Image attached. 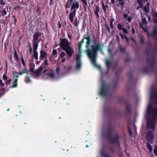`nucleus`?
Here are the masks:
<instances>
[{
	"label": "nucleus",
	"mask_w": 157,
	"mask_h": 157,
	"mask_svg": "<svg viewBox=\"0 0 157 157\" xmlns=\"http://www.w3.org/2000/svg\"><path fill=\"white\" fill-rule=\"evenodd\" d=\"M146 116L147 127L154 131L156 121H157V109L152 107L151 104H149L147 107Z\"/></svg>",
	"instance_id": "1"
},
{
	"label": "nucleus",
	"mask_w": 157,
	"mask_h": 157,
	"mask_svg": "<svg viewBox=\"0 0 157 157\" xmlns=\"http://www.w3.org/2000/svg\"><path fill=\"white\" fill-rule=\"evenodd\" d=\"M103 47L102 44L98 42L94 41L91 46V50L88 49L86 52L90 59L91 63L95 67L97 66L96 64L95 59L98 51L101 50Z\"/></svg>",
	"instance_id": "2"
},
{
	"label": "nucleus",
	"mask_w": 157,
	"mask_h": 157,
	"mask_svg": "<svg viewBox=\"0 0 157 157\" xmlns=\"http://www.w3.org/2000/svg\"><path fill=\"white\" fill-rule=\"evenodd\" d=\"M79 6L78 2L75 1L73 2L71 7L69 16L70 20L72 23L73 22L74 18L75 16L76 10L79 8Z\"/></svg>",
	"instance_id": "3"
},
{
	"label": "nucleus",
	"mask_w": 157,
	"mask_h": 157,
	"mask_svg": "<svg viewBox=\"0 0 157 157\" xmlns=\"http://www.w3.org/2000/svg\"><path fill=\"white\" fill-rule=\"evenodd\" d=\"M109 86L108 84L103 83L101 84L100 94L103 96H107L110 94Z\"/></svg>",
	"instance_id": "4"
},
{
	"label": "nucleus",
	"mask_w": 157,
	"mask_h": 157,
	"mask_svg": "<svg viewBox=\"0 0 157 157\" xmlns=\"http://www.w3.org/2000/svg\"><path fill=\"white\" fill-rule=\"evenodd\" d=\"M155 137L154 133L151 131H148L146 134V140L151 144H153Z\"/></svg>",
	"instance_id": "5"
},
{
	"label": "nucleus",
	"mask_w": 157,
	"mask_h": 157,
	"mask_svg": "<svg viewBox=\"0 0 157 157\" xmlns=\"http://www.w3.org/2000/svg\"><path fill=\"white\" fill-rule=\"evenodd\" d=\"M60 40L59 45L63 50L70 46L69 43L66 39H60Z\"/></svg>",
	"instance_id": "6"
},
{
	"label": "nucleus",
	"mask_w": 157,
	"mask_h": 157,
	"mask_svg": "<svg viewBox=\"0 0 157 157\" xmlns=\"http://www.w3.org/2000/svg\"><path fill=\"white\" fill-rule=\"evenodd\" d=\"M81 55H77L76 56V59L77 62V68L78 69H80L81 66Z\"/></svg>",
	"instance_id": "7"
},
{
	"label": "nucleus",
	"mask_w": 157,
	"mask_h": 157,
	"mask_svg": "<svg viewBox=\"0 0 157 157\" xmlns=\"http://www.w3.org/2000/svg\"><path fill=\"white\" fill-rule=\"evenodd\" d=\"M64 50L66 51L67 54L70 57L72 56V54L74 53L73 50L70 46Z\"/></svg>",
	"instance_id": "8"
},
{
	"label": "nucleus",
	"mask_w": 157,
	"mask_h": 157,
	"mask_svg": "<svg viewBox=\"0 0 157 157\" xmlns=\"http://www.w3.org/2000/svg\"><path fill=\"white\" fill-rule=\"evenodd\" d=\"M31 76L36 78L39 76V68H38L35 71H33L31 74Z\"/></svg>",
	"instance_id": "9"
},
{
	"label": "nucleus",
	"mask_w": 157,
	"mask_h": 157,
	"mask_svg": "<svg viewBox=\"0 0 157 157\" xmlns=\"http://www.w3.org/2000/svg\"><path fill=\"white\" fill-rule=\"evenodd\" d=\"M85 40H86V48H87L88 47V46L89 45L90 43V36L87 35L86 38H85L82 40V41L83 43L84 42V41Z\"/></svg>",
	"instance_id": "10"
},
{
	"label": "nucleus",
	"mask_w": 157,
	"mask_h": 157,
	"mask_svg": "<svg viewBox=\"0 0 157 157\" xmlns=\"http://www.w3.org/2000/svg\"><path fill=\"white\" fill-rule=\"evenodd\" d=\"M109 140L112 143H115L117 142L118 140V137L117 135H116L114 137L111 138L110 137L109 138Z\"/></svg>",
	"instance_id": "11"
},
{
	"label": "nucleus",
	"mask_w": 157,
	"mask_h": 157,
	"mask_svg": "<svg viewBox=\"0 0 157 157\" xmlns=\"http://www.w3.org/2000/svg\"><path fill=\"white\" fill-rule=\"evenodd\" d=\"M39 37V32H37L35 33L33 36V41H37V40Z\"/></svg>",
	"instance_id": "12"
},
{
	"label": "nucleus",
	"mask_w": 157,
	"mask_h": 157,
	"mask_svg": "<svg viewBox=\"0 0 157 157\" xmlns=\"http://www.w3.org/2000/svg\"><path fill=\"white\" fill-rule=\"evenodd\" d=\"M73 1V0H68L67 1L66 6L65 8L66 10L67 8H70L71 4H72Z\"/></svg>",
	"instance_id": "13"
},
{
	"label": "nucleus",
	"mask_w": 157,
	"mask_h": 157,
	"mask_svg": "<svg viewBox=\"0 0 157 157\" xmlns=\"http://www.w3.org/2000/svg\"><path fill=\"white\" fill-rule=\"evenodd\" d=\"M39 41V40H38V41H33V51L37 50L38 46V42Z\"/></svg>",
	"instance_id": "14"
},
{
	"label": "nucleus",
	"mask_w": 157,
	"mask_h": 157,
	"mask_svg": "<svg viewBox=\"0 0 157 157\" xmlns=\"http://www.w3.org/2000/svg\"><path fill=\"white\" fill-rule=\"evenodd\" d=\"M47 60L46 59L45 60L44 63L41 65V67H40V71H41L44 67H46V66H48Z\"/></svg>",
	"instance_id": "15"
},
{
	"label": "nucleus",
	"mask_w": 157,
	"mask_h": 157,
	"mask_svg": "<svg viewBox=\"0 0 157 157\" xmlns=\"http://www.w3.org/2000/svg\"><path fill=\"white\" fill-rule=\"evenodd\" d=\"M152 36L154 39L157 41V32L156 30H153Z\"/></svg>",
	"instance_id": "16"
},
{
	"label": "nucleus",
	"mask_w": 157,
	"mask_h": 157,
	"mask_svg": "<svg viewBox=\"0 0 157 157\" xmlns=\"http://www.w3.org/2000/svg\"><path fill=\"white\" fill-rule=\"evenodd\" d=\"M151 97L152 98H157V90H155L153 93L151 94Z\"/></svg>",
	"instance_id": "17"
},
{
	"label": "nucleus",
	"mask_w": 157,
	"mask_h": 157,
	"mask_svg": "<svg viewBox=\"0 0 157 157\" xmlns=\"http://www.w3.org/2000/svg\"><path fill=\"white\" fill-rule=\"evenodd\" d=\"M17 79H14L13 82V85L11 86L12 88L16 87L17 86Z\"/></svg>",
	"instance_id": "18"
},
{
	"label": "nucleus",
	"mask_w": 157,
	"mask_h": 157,
	"mask_svg": "<svg viewBox=\"0 0 157 157\" xmlns=\"http://www.w3.org/2000/svg\"><path fill=\"white\" fill-rule=\"evenodd\" d=\"M147 146L149 151L151 152L152 151V147L150 144L149 143H147Z\"/></svg>",
	"instance_id": "19"
},
{
	"label": "nucleus",
	"mask_w": 157,
	"mask_h": 157,
	"mask_svg": "<svg viewBox=\"0 0 157 157\" xmlns=\"http://www.w3.org/2000/svg\"><path fill=\"white\" fill-rule=\"evenodd\" d=\"M22 74H26V75L28 76L29 75V72L27 69H26V67H24V68L23 69L22 71H21Z\"/></svg>",
	"instance_id": "20"
},
{
	"label": "nucleus",
	"mask_w": 157,
	"mask_h": 157,
	"mask_svg": "<svg viewBox=\"0 0 157 157\" xmlns=\"http://www.w3.org/2000/svg\"><path fill=\"white\" fill-rule=\"evenodd\" d=\"M99 12V10L98 6H96V8L94 10V13L98 17H99V16L98 14V12Z\"/></svg>",
	"instance_id": "21"
},
{
	"label": "nucleus",
	"mask_w": 157,
	"mask_h": 157,
	"mask_svg": "<svg viewBox=\"0 0 157 157\" xmlns=\"http://www.w3.org/2000/svg\"><path fill=\"white\" fill-rule=\"evenodd\" d=\"M14 55L15 57V59L16 61H18L19 60L17 54L16 52V51L14 50Z\"/></svg>",
	"instance_id": "22"
},
{
	"label": "nucleus",
	"mask_w": 157,
	"mask_h": 157,
	"mask_svg": "<svg viewBox=\"0 0 157 157\" xmlns=\"http://www.w3.org/2000/svg\"><path fill=\"white\" fill-rule=\"evenodd\" d=\"M111 60L109 59H106V60L105 63L106 65L108 68V67L110 66L111 64Z\"/></svg>",
	"instance_id": "23"
},
{
	"label": "nucleus",
	"mask_w": 157,
	"mask_h": 157,
	"mask_svg": "<svg viewBox=\"0 0 157 157\" xmlns=\"http://www.w3.org/2000/svg\"><path fill=\"white\" fill-rule=\"evenodd\" d=\"M21 60L22 63L24 67H26V64L24 60L23 57V56L22 55H21Z\"/></svg>",
	"instance_id": "24"
},
{
	"label": "nucleus",
	"mask_w": 157,
	"mask_h": 157,
	"mask_svg": "<svg viewBox=\"0 0 157 157\" xmlns=\"http://www.w3.org/2000/svg\"><path fill=\"white\" fill-rule=\"evenodd\" d=\"M34 53V58L36 60L38 59V53L36 50H35V51H33Z\"/></svg>",
	"instance_id": "25"
},
{
	"label": "nucleus",
	"mask_w": 157,
	"mask_h": 157,
	"mask_svg": "<svg viewBox=\"0 0 157 157\" xmlns=\"http://www.w3.org/2000/svg\"><path fill=\"white\" fill-rule=\"evenodd\" d=\"M25 81L26 83H29L31 81L30 80V77H29V76H27V75L25 76Z\"/></svg>",
	"instance_id": "26"
},
{
	"label": "nucleus",
	"mask_w": 157,
	"mask_h": 157,
	"mask_svg": "<svg viewBox=\"0 0 157 157\" xmlns=\"http://www.w3.org/2000/svg\"><path fill=\"white\" fill-rule=\"evenodd\" d=\"M41 53L40 56V57L42 58H44L46 56V53L45 52H43L41 51L40 52Z\"/></svg>",
	"instance_id": "27"
},
{
	"label": "nucleus",
	"mask_w": 157,
	"mask_h": 157,
	"mask_svg": "<svg viewBox=\"0 0 157 157\" xmlns=\"http://www.w3.org/2000/svg\"><path fill=\"white\" fill-rule=\"evenodd\" d=\"M47 75L48 77H51L52 78L54 77V75L53 73H48Z\"/></svg>",
	"instance_id": "28"
},
{
	"label": "nucleus",
	"mask_w": 157,
	"mask_h": 157,
	"mask_svg": "<svg viewBox=\"0 0 157 157\" xmlns=\"http://www.w3.org/2000/svg\"><path fill=\"white\" fill-rule=\"evenodd\" d=\"M6 14L7 12L6 10L5 9H3L2 12V16L3 17L6 15Z\"/></svg>",
	"instance_id": "29"
},
{
	"label": "nucleus",
	"mask_w": 157,
	"mask_h": 157,
	"mask_svg": "<svg viewBox=\"0 0 157 157\" xmlns=\"http://www.w3.org/2000/svg\"><path fill=\"white\" fill-rule=\"evenodd\" d=\"M123 28L122 27V25L120 24V23H119L117 25V29L119 30H122V29L123 28Z\"/></svg>",
	"instance_id": "30"
},
{
	"label": "nucleus",
	"mask_w": 157,
	"mask_h": 157,
	"mask_svg": "<svg viewBox=\"0 0 157 157\" xmlns=\"http://www.w3.org/2000/svg\"><path fill=\"white\" fill-rule=\"evenodd\" d=\"M154 152L155 155H157V146L155 145L154 148Z\"/></svg>",
	"instance_id": "31"
},
{
	"label": "nucleus",
	"mask_w": 157,
	"mask_h": 157,
	"mask_svg": "<svg viewBox=\"0 0 157 157\" xmlns=\"http://www.w3.org/2000/svg\"><path fill=\"white\" fill-rule=\"evenodd\" d=\"M82 46V43H79L78 45V47L79 51V53H81V48Z\"/></svg>",
	"instance_id": "32"
},
{
	"label": "nucleus",
	"mask_w": 157,
	"mask_h": 157,
	"mask_svg": "<svg viewBox=\"0 0 157 157\" xmlns=\"http://www.w3.org/2000/svg\"><path fill=\"white\" fill-rule=\"evenodd\" d=\"M119 3L122 6H123L124 5V0H118Z\"/></svg>",
	"instance_id": "33"
},
{
	"label": "nucleus",
	"mask_w": 157,
	"mask_h": 157,
	"mask_svg": "<svg viewBox=\"0 0 157 157\" xmlns=\"http://www.w3.org/2000/svg\"><path fill=\"white\" fill-rule=\"evenodd\" d=\"M123 32L127 34L128 33V30L125 28H124L122 29Z\"/></svg>",
	"instance_id": "34"
},
{
	"label": "nucleus",
	"mask_w": 157,
	"mask_h": 157,
	"mask_svg": "<svg viewBox=\"0 0 157 157\" xmlns=\"http://www.w3.org/2000/svg\"><path fill=\"white\" fill-rule=\"evenodd\" d=\"M137 1L140 5L143 6V0H137Z\"/></svg>",
	"instance_id": "35"
},
{
	"label": "nucleus",
	"mask_w": 157,
	"mask_h": 157,
	"mask_svg": "<svg viewBox=\"0 0 157 157\" xmlns=\"http://www.w3.org/2000/svg\"><path fill=\"white\" fill-rule=\"evenodd\" d=\"M11 81H12V79H11L7 80L5 82L6 84V86H7L8 84H10V83L11 82Z\"/></svg>",
	"instance_id": "36"
},
{
	"label": "nucleus",
	"mask_w": 157,
	"mask_h": 157,
	"mask_svg": "<svg viewBox=\"0 0 157 157\" xmlns=\"http://www.w3.org/2000/svg\"><path fill=\"white\" fill-rule=\"evenodd\" d=\"M142 22L143 24H147V22L146 19L145 18H144L142 19Z\"/></svg>",
	"instance_id": "37"
},
{
	"label": "nucleus",
	"mask_w": 157,
	"mask_h": 157,
	"mask_svg": "<svg viewBox=\"0 0 157 157\" xmlns=\"http://www.w3.org/2000/svg\"><path fill=\"white\" fill-rule=\"evenodd\" d=\"M73 24L76 26H77L78 25V22L77 19L76 17L75 20V21L73 23Z\"/></svg>",
	"instance_id": "38"
},
{
	"label": "nucleus",
	"mask_w": 157,
	"mask_h": 157,
	"mask_svg": "<svg viewBox=\"0 0 157 157\" xmlns=\"http://www.w3.org/2000/svg\"><path fill=\"white\" fill-rule=\"evenodd\" d=\"M17 75H15L14 74H13V78L14 79H17V81H18V75L17 74H16Z\"/></svg>",
	"instance_id": "39"
},
{
	"label": "nucleus",
	"mask_w": 157,
	"mask_h": 157,
	"mask_svg": "<svg viewBox=\"0 0 157 157\" xmlns=\"http://www.w3.org/2000/svg\"><path fill=\"white\" fill-rule=\"evenodd\" d=\"M120 35L122 39H124V38H125L127 40H128V38L126 36H125V35L123 36L121 34H120Z\"/></svg>",
	"instance_id": "40"
},
{
	"label": "nucleus",
	"mask_w": 157,
	"mask_h": 157,
	"mask_svg": "<svg viewBox=\"0 0 157 157\" xmlns=\"http://www.w3.org/2000/svg\"><path fill=\"white\" fill-rule=\"evenodd\" d=\"M143 9L146 13H148L149 12V9L147 8L146 6H144Z\"/></svg>",
	"instance_id": "41"
},
{
	"label": "nucleus",
	"mask_w": 157,
	"mask_h": 157,
	"mask_svg": "<svg viewBox=\"0 0 157 157\" xmlns=\"http://www.w3.org/2000/svg\"><path fill=\"white\" fill-rule=\"evenodd\" d=\"M29 67H30L35 68V65L34 63H30L29 64Z\"/></svg>",
	"instance_id": "42"
},
{
	"label": "nucleus",
	"mask_w": 157,
	"mask_h": 157,
	"mask_svg": "<svg viewBox=\"0 0 157 157\" xmlns=\"http://www.w3.org/2000/svg\"><path fill=\"white\" fill-rule=\"evenodd\" d=\"M2 78L4 80H6L7 79V77L6 75L4 74L2 75Z\"/></svg>",
	"instance_id": "43"
},
{
	"label": "nucleus",
	"mask_w": 157,
	"mask_h": 157,
	"mask_svg": "<svg viewBox=\"0 0 157 157\" xmlns=\"http://www.w3.org/2000/svg\"><path fill=\"white\" fill-rule=\"evenodd\" d=\"M65 55V53L62 52L60 56V57L61 58H63Z\"/></svg>",
	"instance_id": "44"
},
{
	"label": "nucleus",
	"mask_w": 157,
	"mask_h": 157,
	"mask_svg": "<svg viewBox=\"0 0 157 157\" xmlns=\"http://www.w3.org/2000/svg\"><path fill=\"white\" fill-rule=\"evenodd\" d=\"M82 3L85 6H87V3L86 0H81Z\"/></svg>",
	"instance_id": "45"
},
{
	"label": "nucleus",
	"mask_w": 157,
	"mask_h": 157,
	"mask_svg": "<svg viewBox=\"0 0 157 157\" xmlns=\"http://www.w3.org/2000/svg\"><path fill=\"white\" fill-rule=\"evenodd\" d=\"M17 74L18 75H21L23 74L21 72H19L18 73H17V71H15L14 72H13V74Z\"/></svg>",
	"instance_id": "46"
},
{
	"label": "nucleus",
	"mask_w": 157,
	"mask_h": 157,
	"mask_svg": "<svg viewBox=\"0 0 157 157\" xmlns=\"http://www.w3.org/2000/svg\"><path fill=\"white\" fill-rule=\"evenodd\" d=\"M4 84L2 82V80L0 79V86L3 87Z\"/></svg>",
	"instance_id": "47"
},
{
	"label": "nucleus",
	"mask_w": 157,
	"mask_h": 157,
	"mask_svg": "<svg viewBox=\"0 0 157 157\" xmlns=\"http://www.w3.org/2000/svg\"><path fill=\"white\" fill-rule=\"evenodd\" d=\"M34 68H35L30 67L29 69V71L31 72V73H32L33 71H34Z\"/></svg>",
	"instance_id": "48"
},
{
	"label": "nucleus",
	"mask_w": 157,
	"mask_h": 157,
	"mask_svg": "<svg viewBox=\"0 0 157 157\" xmlns=\"http://www.w3.org/2000/svg\"><path fill=\"white\" fill-rule=\"evenodd\" d=\"M57 53V51L55 49L53 50L52 51L53 54L54 55L56 54Z\"/></svg>",
	"instance_id": "49"
},
{
	"label": "nucleus",
	"mask_w": 157,
	"mask_h": 157,
	"mask_svg": "<svg viewBox=\"0 0 157 157\" xmlns=\"http://www.w3.org/2000/svg\"><path fill=\"white\" fill-rule=\"evenodd\" d=\"M0 4L1 5H5V3L3 1V0H0Z\"/></svg>",
	"instance_id": "50"
},
{
	"label": "nucleus",
	"mask_w": 157,
	"mask_h": 157,
	"mask_svg": "<svg viewBox=\"0 0 157 157\" xmlns=\"http://www.w3.org/2000/svg\"><path fill=\"white\" fill-rule=\"evenodd\" d=\"M60 71V68L59 67H58L56 69V72L58 74V73H59Z\"/></svg>",
	"instance_id": "51"
},
{
	"label": "nucleus",
	"mask_w": 157,
	"mask_h": 157,
	"mask_svg": "<svg viewBox=\"0 0 157 157\" xmlns=\"http://www.w3.org/2000/svg\"><path fill=\"white\" fill-rule=\"evenodd\" d=\"M140 8H144V7L143 6L140 5V6H139L137 7L136 9L137 10H138Z\"/></svg>",
	"instance_id": "52"
},
{
	"label": "nucleus",
	"mask_w": 157,
	"mask_h": 157,
	"mask_svg": "<svg viewBox=\"0 0 157 157\" xmlns=\"http://www.w3.org/2000/svg\"><path fill=\"white\" fill-rule=\"evenodd\" d=\"M5 69H6V71H7V69H8V66H7V62H5Z\"/></svg>",
	"instance_id": "53"
},
{
	"label": "nucleus",
	"mask_w": 157,
	"mask_h": 157,
	"mask_svg": "<svg viewBox=\"0 0 157 157\" xmlns=\"http://www.w3.org/2000/svg\"><path fill=\"white\" fill-rule=\"evenodd\" d=\"M29 50L30 53V54H31L32 52V48L31 47V45L30 44V48H29Z\"/></svg>",
	"instance_id": "54"
},
{
	"label": "nucleus",
	"mask_w": 157,
	"mask_h": 157,
	"mask_svg": "<svg viewBox=\"0 0 157 157\" xmlns=\"http://www.w3.org/2000/svg\"><path fill=\"white\" fill-rule=\"evenodd\" d=\"M67 36L69 38V39H71L72 38V36L71 35H70L69 34H67Z\"/></svg>",
	"instance_id": "55"
},
{
	"label": "nucleus",
	"mask_w": 157,
	"mask_h": 157,
	"mask_svg": "<svg viewBox=\"0 0 157 157\" xmlns=\"http://www.w3.org/2000/svg\"><path fill=\"white\" fill-rule=\"evenodd\" d=\"M102 6H103V9L105 11V5H104V3H103V2L102 3Z\"/></svg>",
	"instance_id": "56"
},
{
	"label": "nucleus",
	"mask_w": 157,
	"mask_h": 157,
	"mask_svg": "<svg viewBox=\"0 0 157 157\" xmlns=\"http://www.w3.org/2000/svg\"><path fill=\"white\" fill-rule=\"evenodd\" d=\"M132 34H134L135 33V30L133 28H132Z\"/></svg>",
	"instance_id": "57"
},
{
	"label": "nucleus",
	"mask_w": 157,
	"mask_h": 157,
	"mask_svg": "<svg viewBox=\"0 0 157 157\" xmlns=\"http://www.w3.org/2000/svg\"><path fill=\"white\" fill-rule=\"evenodd\" d=\"M1 90L3 92H4L5 90V89L4 88L1 89Z\"/></svg>",
	"instance_id": "58"
},
{
	"label": "nucleus",
	"mask_w": 157,
	"mask_h": 157,
	"mask_svg": "<svg viewBox=\"0 0 157 157\" xmlns=\"http://www.w3.org/2000/svg\"><path fill=\"white\" fill-rule=\"evenodd\" d=\"M110 26L111 28H113V23H110Z\"/></svg>",
	"instance_id": "59"
},
{
	"label": "nucleus",
	"mask_w": 157,
	"mask_h": 157,
	"mask_svg": "<svg viewBox=\"0 0 157 157\" xmlns=\"http://www.w3.org/2000/svg\"><path fill=\"white\" fill-rule=\"evenodd\" d=\"M107 29L108 31H109V32L110 33V29L108 25H107Z\"/></svg>",
	"instance_id": "60"
},
{
	"label": "nucleus",
	"mask_w": 157,
	"mask_h": 157,
	"mask_svg": "<svg viewBox=\"0 0 157 157\" xmlns=\"http://www.w3.org/2000/svg\"><path fill=\"white\" fill-rule=\"evenodd\" d=\"M59 28H61V25L60 24V23L59 22Z\"/></svg>",
	"instance_id": "61"
},
{
	"label": "nucleus",
	"mask_w": 157,
	"mask_h": 157,
	"mask_svg": "<svg viewBox=\"0 0 157 157\" xmlns=\"http://www.w3.org/2000/svg\"><path fill=\"white\" fill-rule=\"evenodd\" d=\"M128 20L129 22H131V19L130 17H128Z\"/></svg>",
	"instance_id": "62"
},
{
	"label": "nucleus",
	"mask_w": 157,
	"mask_h": 157,
	"mask_svg": "<svg viewBox=\"0 0 157 157\" xmlns=\"http://www.w3.org/2000/svg\"><path fill=\"white\" fill-rule=\"evenodd\" d=\"M111 3L113 4H114L115 3V0H111Z\"/></svg>",
	"instance_id": "63"
},
{
	"label": "nucleus",
	"mask_w": 157,
	"mask_h": 157,
	"mask_svg": "<svg viewBox=\"0 0 157 157\" xmlns=\"http://www.w3.org/2000/svg\"><path fill=\"white\" fill-rule=\"evenodd\" d=\"M155 16L157 18V20H155V21L156 22H157V13H155Z\"/></svg>",
	"instance_id": "64"
}]
</instances>
